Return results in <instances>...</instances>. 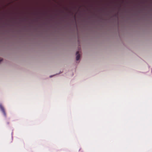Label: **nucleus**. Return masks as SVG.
Masks as SVG:
<instances>
[{
	"label": "nucleus",
	"mask_w": 152,
	"mask_h": 152,
	"mask_svg": "<svg viewBox=\"0 0 152 152\" xmlns=\"http://www.w3.org/2000/svg\"><path fill=\"white\" fill-rule=\"evenodd\" d=\"M0 109L1 110V111H2V113H3L4 115L5 116H6V114L5 113V110L4 109V107L2 105V104H0Z\"/></svg>",
	"instance_id": "nucleus-1"
},
{
	"label": "nucleus",
	"mask_w": 152,
	"mask_h": 152,
	"mask_svg": "<svg viewBox=\"0 0 152 152\" xmlns=\"http://www.w3.org/2000/svg\"><path fill=\"white\" fill-rule=\"evenodd\" d=\"M52 77V76H50V77Z\"/></svg>",
	"instance_id": "nucleus-3"
},
{
	"label": "nucleus",
	"mask_w": 152,
	"mask_h": 152,
	"mask_svg": "<svg viewBox=\"0 0 152 152\" xmlns=\"http://www.w3.org/2000/svg\"><path fill=\"white\" fill-rule=\"evenodd\" d=\"M76 55V60L77 61L79 59L80 57V54L79 53L78 51H77V52Z\"/></svg>",
	"instance_id": "nucleus-2"
}]
</instances>
